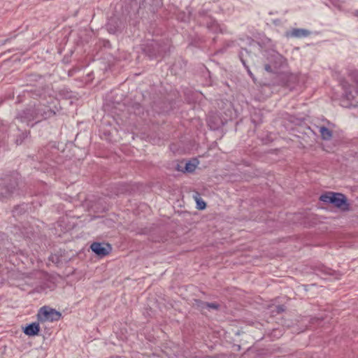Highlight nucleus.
I'll return each instance as SVG.
<instances>
[{
	"instance_id": "obj_1",
	"label": "nucleus",
	"mask_w": 358,
	"mask_h": 358,
	"mask_svg": "<svg viewBox=\"0 0 358 358\" xmlns=\"http://www.w3.org/2000/svg\"><path fill=\"white\" fill-rule=\"evenodd\" d=\"M320 200L324 203H331L343 210H347L349 208L347 198L341 193L328 192L322 194L320 196Z\"/></svg>"
},
{
	"instance_id": "obj_2",
	"label": "nucleus",
	"mask_w": 358,
	"mask_h": 358,
	"mask_svg": "<svg viewBox=\"0 0 358 358\" xmlns=\"http://www.w3.org/2000/svg\"><path fill=\"white\" fill-rule=\"evenodd\" d=\"M17 175L6 176L0 180V199L10 196L16 190L18 182Z\"/></svg>"
},
{
	"instance_id": "obj_3",
	"label": "nucleus",
	"mask_w": 358,
	"mask_h": 358,
	"mask_svg": "<svg viewBox=\"0 0 358 358\" xmlns=\"http://www.w3.org/2000/svg\"><path fill=\"white\" fill-rule=\"evenodd\" d=\"M341 85L343 90L341 105L345 108L355 107L356 103L354 101L355 94L356 93L353 87L345 80H341Z\"/></svg>"
},
{
	"instance_id": "obj_4",
	"label": "nucleus",
	"mask_w": 358,
	"mask_h": 358,
	"mask_svg": "<svg viewBox=\"0 0 358 358\" xmlns=\"http://www.w3.org/2000/svg\"><path fill=\"white\" fill-rule=\"evenodd\" d=\"M37 317L40 322L57 321L61 317V313L55 309L43 306L38 310Z\"/></svg>"
},
{
	"instance_id": "obj_5",
	"label": "nucleus",
	"mask_w": 358,
	"mask_h": 358,
	"mask_svg": "<svg viewBox=\"0 0 358 358\" xmlns=\"http://www.w3.org/2000/svg\"><path fill=\"white\" fill-rule=\"evenodd\" d=\"M207 124L211 130H217L225 124L217 112H210L206 119Z\"/></svg>"
},
{
	"instance_id": "obj_6",
	"label": "nucleus",
	"mask_w": 358,
	"mask_h": 358,
	"mask_svg": "<svg viewBox=\"0 0 358 358\" xmlns=\"http://www.w3.org/2000/svg\"><path fill=\"white\" fill-rule=\"evenodd\" d=\"M17 119L20 120L22 122L29 123L31 121H36L38 122V117L36 116V106L30 107L26 110L22 111L17 116Z\"/></svg>"
},
{
	"instance_id": "obj_7",
	"label": "nucleus",
	"mask_w": 358,
	"mask_h": 358,
	"mask_svg": "<svg viewBox=\"0 0 358 358\" xmlns=\"http://www.w3.org/2000/svg\"><path fill=\"white\" fill-rule=\"evenodd\" d=\"M198 164L199 161L196 158L189 161L182 160L177 164L176 169L184 173H192L195 170Z\"/></svg>"
},
{
	"instance_id": "obj_8",
	"label": "nucleus",
	"mask_w": 358,
	"mask_h": 358,
	"mask_svg": "<svg viewBox=\"0 0 358 358\" xmlns=\"http://www.w3.org/2000/svg\"><path fill=\"white\" fill-rule=\"evenodd\" d=\"M124 26V22L116 16L111 17L106 24L107 30L110 34H116Z\"/></svg>"
},
{
	"instance_id": "obj_9",
	"label": "nucleus",
	"mask_w": 358,
	"mask_h": 358,
	"mask_svg": "<svg viewBox=\"0 0 358 358\" xmlns=\"http://www.w3.org/2000/svg\"><path fill=\"white\" fill-rule=\"evenodd\" d=\"M36 116L38 121L50 118L55 115V112L52 110L49 106L45 105H38L36 107Z\"/></svg>"
},
{
	"instance_id": "obj_10",
	"label": "nucleus",
	"mask_w": 358,
	"mask_h": 358,
	"mask_svg": "<svg viewBox=\"0 0 358 358\" xmlns=\"http://www.w3.org/2000/svg\"><path fill=\"white\" fill-rule=\"evenodd\" d=\"M204 19L203 18V21ZM205 23L206 24L207 29L214 33L220 32L224 33V29L218 22L210 17H205Z\"/></svg>"
},
{
	"instance_id": "obj_11",
	"label": "nucleus",
	"mask_w": 358,
	"mask_h": 358,
	"mask_svg": "<svg viewBox=\"0 0 358 358\" xmlns=\"http://www.w3.org/2000/svg\"><path fill=\"white\" fill-rule=\"evenodd\" d=\"M161 4L160 0H141L139 7L155 13L157 8L160 6Z\"/></svg>"
},
{
	"instance_id": "obj_12",
	"label": "nucleus",
	"mask_w": 358,
	"mask_h": 358,
	"mask_svg": "<svg viewBox=\"0 0 358 358\" xmlns=\"http://www.w3.org/2000/svg\"><path fill=\"white\" fill-rule=\"evenodd\" d=\"M90 248L95 254L99 256H106L110 250L109 245H107V247H104L101 243L97 242L93 243Z\"/></svg>"
},
{
	"instance_id": "obj_13",
	"label": "nucleus",
	"mask_w": 358,
	"mask_h": 358,
	"mask_svg": "<svg viewBox=\"0 0 358 358\" xmlns=\"http://www.w3.org/2000/svg\"><path fill=\"white\" fill-rule=\"evenodd\" d=\"M310 35V31L306 29L295 28L287 33V36L292 38H306Z\"/></svg>"
},
{
	"instance_id": "obj_14",
	"label": "nucleus",
	"mask_w": 358,
	"mask_h": 358,
	"mask_svg": "<svg viewBox=\"0 0 358 358\" xmlns=\"http://www.w3.org/2000/svg\"><path fill=\"white\" fill-rule=\"evenodd\" d=\"M150 46L152 47L153 51H150V50H147L150 57H157L158 56H162L163 52L166 51V49L157 43H151Z\"/></svg>"
},
{
	"instance_id": "obj_15",
	"label": "nucleus",
	"mask_w": 358,
	"mask_h": 358,
	"mask_svg": "<svg viewBox=\"0 0 358 358\" xmlns=\"http://www.w3.org/2000/svg\"><path fill=\"white\" fill-rule=\"evenodd\" d=\"M39 331V324L38 323L33 322L25 327V329H24V333L26 335L33 336L38 335Z\"/></svg>"
},
{
	"instance_id": "obj_16",
	"label": "nucleus",
	"mask_w": 358,
	"mask_h": 358,
	"mask_svg": "<svg viewBox=\"0 0 358 358\" xmlns=\"http://www.w3.org/2000/svg\"><path fill=\"white\" fill-rule=\"evenodd\" d=\"M248 55H249L248 51L246 49H241V50L239 52L240 60L241 61V62H242L243 65L244 66V67L246 69L248 75L250 76V78L254 79L253 73L250 71L249 66L246 64V59H245V57Z\"/></svg>"
},
{
	"instance_id": "obj_17",
	"label": "nucleus",
	"mask_w": 358,
	"mask_h": 358,
	"mask_svg": "<svg viewBox=\"0 0 358 358\" xmlns=\"http://www.w3.org/2000/svg\"><path fill=\"white\" fill-rule=\"evenodd\" d=\"M319 132L322 138L324 141H329L332 137V131L324 126L319 127Z\"/></svg>"
},
{
	"instance_id": "obj_18",
	"label": "nucleus",
	"mask_w": 358,
	"mask_h": 358,
	"mask_svg": "<svg viewBox=\"0 0 358 358\" xmlns=\"http://www.w3.org/2000/svg\"><path fill=\"white\" fill-rule=\"evenodd\" d=\"M207 308L208 309L217 310L220 308V304L216 302L212 303H203V308Z\"/></svg>"
},
{
	"instance_id": "obj_19",
	"label": "nucleus",
	"mask_w": 358,
	"mask_h": 358,
	"mask_svg": "<svg viewBox=\"0 0 358 358\" xmlns=\"http://www.w3.org/2000/svg\"><path fill=\"white\" fill-rule=\"evenodd\" d=\"M196 203V208L199 210H201V197L199 192H195V194L193 196Z\"/></svg>"
},
{
	"instance_id": "obj_20",
	"label": "nucleus",
	"mask_w": 358,
	"mask_h": 358,
	"mask_svg": "<svg viewBox=\"0 0 358 358\" xmlns=\"http://www.w3.org/2000/svg\"><path fill=\"white\" fill-rule=\"evenodd\" d=\"M319 271L321 272L324 275H333L334 273V271H333L332 269H331L329 268L325 267V266H322L321 268H320Z\"/></svg>"
},
{
	"instance_id": "obj_21",
	"label": "nucleus",
	"mask_w": 358,
	"mask_h": 358,
	"mask_svg": "<svg viewBox=\"0 0 358 358\" xmlns=\"http://www.w3.org/2000/svg\"><path fill=\"white\" fill-rule=\"evenodd\" d=\"M24 137H25V135L23 134L22 136H20L19 138H17L16 139V143L17 145L21 144L22 143L23 139L24 138Z\"/></svg>"
},
{
	"instance_id": "obj_22",
	"label": "nucleus",
	"mask_w": 358,
	"mask_h": 358,
	"mask_svg": "<svg viewBox=\"0 0 358 358\" xmlns=\"http://www.w3.org/2000/svg\"><path fill=\"white\" fill-rule=\"evenodd\" d=\"M335 6H340L341 0H329Z\"/></svg>"
},
{
	"instance_id": "obj_23",
	"label": "nucleus",
	"mask_w": 358,
	"mask_h": 358,
	"mask_svg": "<svg viewBox=\"0 0 358 358\" xmlns=\"http://www.w3.org/2000/svg\"><path fill=\"white\" fill-rule=\"evenodd\" d=\"M202 74H203V77H206V76H209L210 77V72H209V71L207 69H203Z\"/></svg>"
},
{
	"instance_id": "obj_24",
	"label": "nucleus",
	"mask_w": 358,
	"mask_h": 358,
	"mask_svg": "<svg viewBox=\"0 0 358 358\" xmlns=\"http://www.w3.org/2000/svg\"><path fill=\"white\" fill-rule=\"evenodd\" d=\"M284 310H285V308H284L283 306H278L277 307V313H282Z\"/></svg>"
},
{
	"instance_id": "obj_25",
	"label": "nucleus",
	"mask_w": 358,
	"mask_h": 358,
	"mask_svg": "<svg viewBox=\"0 0 358 358\" xmlns=\"http://www.w3.org/2000/svg\"><path fill=\"white\" fill-rule=\"evenodd\" d=\"M211 85H212V83H211L210 80L209 81L206 80L205 83L203 82V86H204V85L209 86Z\"/></svg>"
},
{
	"instance_id": "obj_26",
	"label": "nucleus",
	"mask_w": 358,
	"mask_h": 358,
	"mask_svg": "<svg viewBox=\"0 0 358 358\" xmlns=\"http://www.w3.org/2000/svg\"><path fill=\"white\" fill-rule=\"evenodd\" d=\"M353 15L356 17H358V10H355Z\"/></svg>"
},
{
	"instance_id": "obj_27",
	"label": "nucleus",
	"mask_w": 358,
	"mask_h": 358,
	"mask_svg": "<svg viewBox=\"0 0 358 358\" xmlns=\"http://www.w3.org/2000/svg\"><path fill=\"white\" fill-rule=\"evenodd\" d=\"M206 207V203L203 201V210H204Z\"/></svg>"
},
{
	"instance_id": "obj_28",
	"label": "nucleus",
	"mask_w": 358,
	"mask_h": 358,
	"mask_svg": "<svg viewBox=\"0 0 358 358\" xmlns=\"http://www.w3.org/2000/svg\"><path fill=\"white\" fill-rule=\"evenodd\" d=\"M217 0H212V1L213 2H216ZM208 1L209 3H210L211 0H206V3Z\"/></svg>"
},
{
	"instance_id": "obj_29",
	"label": "nucleus",
	"mask_w": 358,
	"mask_h": 358,
	"mask_svg": "<svg viewBox=\"0 0 358 358\" xmlns=\"http://www.w3.org/2000/svg\"><path fill=\"white\" fill-rule=\"evenodd\" d=\"M354 143L358 144V137L355 140Z\"/></svg>"
},
{
	"instance_id": "obj_30",
	"label": "nucleus",
	"mask_w": 358,
	"mask_h": 358,
	"mask_svg": "<svg viewBox=\"0 0 358 358\" xmlns=\"http://www.w3.org/2000/svg\"><path fill=\"white\" fill-rule=\"evenodd\" d=\"M203 358H204V357H203ZM205 358H208V357H205Z\"/></svg>"
}]
</instances>
